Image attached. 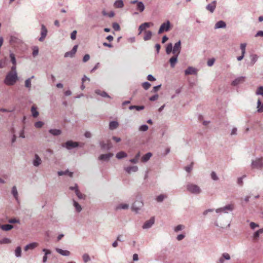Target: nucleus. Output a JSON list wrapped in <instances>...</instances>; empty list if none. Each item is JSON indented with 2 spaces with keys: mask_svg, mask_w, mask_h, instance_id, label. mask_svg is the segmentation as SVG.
<instances>
[{
  "mask_svg": "<svg viewBox=\"0 0 263 263\" xmlns=\"http://www.w3.org/2000/svg\"><path fill=\"white\" fill-rule=\"evenodd\" d=\"M8 222L10 223H20V220L17 219L16 218L10 219L8 220Z\"/></svg>",
  "mask_w": 263,
  "mask_h": 263,
  "instance_id": "obj_62",
  "label": "nucleus"
},
{
  "mask_svg": "<svg viewBox=\"0 0 263 263\" xmlns=\"http://www.w3.org/2000/svg\"><path fill=\"white\" fill-rule=\"evenodd\" d=\"M166 197H167V196L166 195H164L163 194H161L157 197L156 200L158 202H161Z\"/></svg>",
  "mask_w": 263,
  "mask_h": 263,
  "instance_id": "obj_46",
  "label": "nucleus"
},
{
  "mask_svg": "<svg viewBox=\"0 0 263 263\" xmlns=\"http://www.w3.org/2000/svg\"><path fill=\"white\" fill-rule=\"evenodd\" d=\"M58 174L59 176L68 175L70 177H72L73 176V173L69 171L68 170L65 171H59L58 172Z\"/></svg>",
  "mask_w": 263,
  "mask_h": 263,
  "instance_id": "obj_25",
  "label": "nucleus"
},
{
  "mask_svg": "<svg viewBox=\"0 0 263 263\" xmlns=\"http://www.w3.org/2000/svg\"><path fill=\"white\" fill-rule=\"evenodd\" d=\"M152 156V154L150 152L146 153L145 155L142 156L141 158V161L143 162H146L149 160L151 157Z\"/></svg>",
  "mask_w": 263,
  "mask_h": 263,
  "instance_id": "obj_28",
  "label": "nucleus"
},
{
  "mask_svg": "<svg viewBox=\"0 0 263 263\" xmlns=\"http://www.w3.org/2000/svg\"><path fill=\"white\" fill-rule=\"evenodd\" d=\"M245 78V77H240L237 78L234 81H233V82H232V85L233 86H236L238 85L239 84L244 81Z\"/></svg>",
  "mask_w": 263,
  "mask_h": 263,
  "instance_id": "obj_21",
  "label": "nucleus"
},
{
  "mask_svg": "<svg viewBox=\"0 0 263 263\" xmlns=\"http://www.w3.org/2000/svg\"><path fill=\"white\" fill-rule=\"evenodd\" d=\"M18 80L17 72H9L4 80V83L8 86L14 85Z\"/></svg>",
  "mask_w": 263,
  "mask_h": 263,
  "instance_id": "obj_1",
  "label": "nucleus"
},
{
  "mask_svg": "<svg viewBox=\"0 0 263 263\" xmlns=\"http://www.w3.org/2000/svg\"><path fill=\"white\" fill-rule=\"evenodd\" d=\"M226 23L223 21H219L217 22L215 25V29L224 28L226 27Z\"/></svg>",
  "mask_w": 263,
  "mask_h": 263,
  "instance_id": "obj_22",
  "label": "nucleus"
},
{
  "mask_svg": "<svg viewBox=\"0 0 263 263\" xmlns=\"http://www.w3.org/2000/svg\"><path fill=\"white\" fill-rule=\"evenodd\" d=\"M144 108V106H143V105H141V106L131 105L129 107V109L130 110H133V109H135L138 111L143 110Z\"/></svg>",
  "mask_w": 263,
  "mask_h": 263,
  "instance_id": "obj_38",
  "label": "nucleus"
},
{
  "mask_svg": "<svg viewBox=\"0 0 263 263\" xmlns=\"http://www.w3.org/2000/svg\"><path fill=\"white\" fill-rule=\"evenodd\" d=\"M112 26L115 31H119L120 30V27L117 23H114Z\"/></svg>",
  "mask_w": 263,
  "mask_h": 263,
  "instance_id": "obj_58",
  "label": "nucleus"
},
{
  "mask_svg": "<svg viewBox=\"0 0 263 263\" xmlns=\"http://www.w3.org/2000/svg\"><path fill=\"white\" fill-rule=\"evenodd\" d=\"M31 111L33 117L36 118L39 115V112L36 110V108L33 106L31 107Z\"/></svg>",
  "mask_w": 263,
  "mask_h": 263,
  "instance_id": "obj_40",
  "label": "nucleus"
},
{
  "mask_svg": "<svg viewBox=\"0 0 263 263\" xmlns=\"http://www.w3.org/2000/svg\"><path fill=\"white\" fill-rule=\"evenodd\" d=\"M186 187L187 191L193 194L198 195L201 192V190L200 187L193 183H189L187 184Z\"/></svg>",
  "mask_w": 263,
  "mask_h": 263,
  "instance_id": "obj_2",
  "label": "nucleus"
},
{
  "mask_svg": "<svg viewBox=\"0 0 263 263\" xmlns=\"http://www.w3.org/2000/svg\"><path fill=\"white\" fill-rule=\"evenodd\" d=\"M113 155L114 154L111 153L105 154H102L99 156V159L100 160L107 161L110 159V158L113 156Z\"/></svg>",
  "mask_w": 263,
  "mask_h": 263,
  "instance_id": "obj_15",
  "label": "nucleus"
},
{
  "mask_svg": "<svg viewBox=\"0 0 263 263\" xmlns=\"http://www.w3.org/2000/svg\"><path fill=\"white\" fill-rule=\"evenodd\" d=\"M119 126V123L116 121H110L109 123V129L110 130H114Z\"/></svg>",
  "mask_w": 263,
  "mask_h": 263,
  "instance_id": "obj_23",
  "label": "nucleus"
},
{
  "mask_svg": "<svg viewBox=\"0 0 263 263\" xmlns=\"http://www.w3.org/2000/svg\"><path fill=\"white\" fill-rule=\"evenodd\" d=\"M246 177V176L244 175L242 177H239L237 179V184L240 185V186H242L243 185V178Z\"/></svg>",
  "mask_w": 263,
  "mask_h": 263,
  "instance_id": "obj_61",
  "label": "nucleus"
},
{
  "mask_svg": "<svg viewBox=\"0 0 263 263\" xmlns=\"http://www.w3.org/2000/svg\"><path fill=\"white\" fill-rule=\"evenodd\" d=\"M37 246V243L36 242L30 243L25 246L24 249L25 251H27L29 249H33Z\"/></svg>",
  "mask_w": 263,
  "mask_h": 263,
  "instance_id": "obj_34",
  "label": "nucleus"
},
{
  "mask_svg": "<svg viewBox=\"0 0 263 263\" xmlns=\"http://www.w3.org/2000/svg\"><path fill=\"white\" fill-rule=\"evenodd\" d=\"M32 163L35 167L39 166L42 163V160L37 154H35Z\"/></svg>",
  "mask_w": 263,
  "mask_h": 263,
  "instance_id": "obj_17",
  "label": "nucleus"
},
{
  "mask_svg": "<svg viewBox=\"0 0 263 263\" xmlns=\"http://www.w3.org/2000/svg\"><path fill=\"white\" fill-rule=\"evenodd\" d=\"M78 47V45H74L72 49L70 51L66 52L65 53L64 57L65 58H67V57L72 58L73 57H74V54H76V53L77 52Z\"/></svg>",
  "mask_w": 263,
  "mask_h": 263,
  "instance_id": "obj_10",
  "label": "nucleus"
},
{
  "mask_svg": "<svg viewBox=\"0 0 263 263\" xmlns=\"http://www.w3.org/2000/svg\"><path fill=\"white\" fill-rule=\"evenodd\" d=\"M148 128V127L147 125L146 124H143L142 125H141L139 128V130L140 131H142V132H145L146 131Z\"/></svg>",
  "mask_w": 263,
  "mask_h": 263,
  "instance_id": "obj_55",
  "label": "nucleus"
},
{
  "mask_svg": "<svg viewBox=\"0 0 263 263\" xmlns=\"http://www.w3.org/2000/svg\"><path fill=\"white\" fill-rule=\"evenodd\" d=\"M55 251L61 255L63 256H69L70 254V252L67 250H63L60 248H56Z\"/></svg>",
  "mask_w": 263,
  "mask_h": 263,
  "instance_id": "obj_24",
  "label": "nucleus"
},
{
  "mask_svg": "<svg viewBox=\"0 0 263 263\" xmlns=\"http://www.w3.org/2000/svg\"><path fill=\"white\" fill-rule=\"evenodd\" d=\"M73 206H74L76 211L79 213L80 212L82 209L81 206L78 203V202H77L75 200H73Z\"/></svg>",
  "mask_w": 263,
  "mask_h": 263,
  "instance_id": "obj_41",
  "label": "nucleus"
},
{
  "mask_svg": "<svg viewBox=\"0 0 263 263\" xmlns=\"http://www.w3.org/2000/svg\"><path fill=\"white\" fill-rule=\"evenodd\" d=\"M234 209V205L233 204H229L226 205L223 207L217 209L215 211L217 213H229V212H232Z\"/></svg>",
  "mask_w": 263,
  "mask_h": 263,
  "instance_id": "obj_4",
  "label": "nucleus"
},
{
  "mask_svg": "<svg viewBox=\"0 0 263 263\" xmlns=\"http://www.w3.org/2000/svg\"><path fill=\"white\" fill-rule=\"evenodd\" d=\"M32 49V55L33 57H35L39 54V48L37 46H35L33 47Z\"/></svg>",
  "mask_w": 263,
  "mask_h": 263,
  "instance_id": "obj_49",
  "label": "nucleus"
},
{
  "mask_svg": "<svg viewBox=\"0 0 263 263\" xmlns=\"http://www.w3.org/2000/svg\"><path fill=\"white\" fill-rule=\"evenodd\" d=\"M12 194L16 200H18V193L15 186H13L12 188Z\"/></svg>",
  "mask_w": 263,
  "mask_h": 263,
  "instance_id": "obj_42",
  "label": "nucleus"
},
{
  "mask_svg": "<svg viewBox=\"0 0 263 263\" xmlns=\"http://www.w3.org/2000/svg\"><path fill=\"white\" fill-rule=\"evenodd\" d=\"M47 29L43 24L41 25V37L39 39L40 42H43L47 36Z\"/></svg>",
  "mask_w": 263,
  "mask_h": 263,
  "instance_id": "obj_9",
  "label": "nucleus"
},
{
  "mask_svg": "<svg viewBox=\"0 0 263 263\" xmlns=\"http://www.w3.org/2000/svg\"><path fill=\"white\" fill-rule=\"evenodd\" d=\"M250 57L251 59L250 64L251 66H253L257 62L258 57L257 54H252L250 55Z\"/></svg>",
  "mask_w": 263,
  "mask_h": 263,
  "instance_id": "obj_27",
  "label": "nucleus"
},
{
  "mask_svg": "<svg viewBox=\"0 0 263 263\" xmlns=\"http://www.w3.org/2000/svg\"><path fill=\"white\" fill-rule=\"evenodd\" d=\"M152 36V31L148 30L145 32V35L144 36L143 39L144 41H147L151 39Z\"/></svg>",
  "mask_w": 263,
  "mask_h": 263,
  "instance_id": "obj_37",
  "label": "nucleus"
},
{
  "mask_svg": "<svg viewBox=\"0 0 263 263\" xmlns=\"http://www.w3.org/2000/svg\"><path fill=\"white\" fill-rule=\"evenodd\" d=\"M178 55H179L177 54H174V56L170 59L169 62L172 68H174L176 64L178 61Z\"/></svg>",
  "mask_w": 263,
  "mask_h": 263,
  "instance_id": "obj_18",
  "label": "nucleus"
},
{
  "mask_svg": "<svg viewBox=\"0 0 263 263\" xmlns=\"http://www.w3.org/2000/svg\"><path fill=\"white\" fill-rule=\"evenodd\" d=\"M145 9V6L142 2H139L137 5L136 9L139 11L140 12H142Z\"/></svg>",
  "mask_w": 263,
  "mask_h": 263,
  "instance_id": "obj_33",
  "label": "nucleus"
},
{
  "mask_svg": "<svg viewBox=\"0 0 263 263\" xmlns=\"http://www.w3.org/2000/svg\"><path fill=\"white\" fill-rule=\"evenodd\" d=\"M159 96L158 94H155V95L149 98V100L151 101H156L158 99Z\"/></svg>",
  "mask_w": 263,
  "mask_h": 263,
  "instance_id": "obj_64",
  "label": "nucleus"
},
{
  "mask_svg": "<svg viewBox=\"0 0 263 263\" xmlns=\"http://www.w3.org/2000/svg\"><path fill=\"white\" fill-rule=\"evenodd\" d=\"M257 109L258 112H263V103H261L260 99H258L257 102Z\"/></svg>",
  "mask_w": 263,
  "mask_h": 263,
  "instance_id": "obj_32",
  "label": "nucleus"
},
{
  "mask_svg": "<svg viewBox=\"0 0 263 263\" xmlns=\"http://www.w3.org/2000/svg\"><path fill=\"white\" fill-rule=\"evenodd\" d=\"M173 53L174 54L179 55L181 52V41L179 40L176 43L173 47Z\"/></svg>",
  "mask_w": 263,
  "mask_h": 263,
  "instance_id": "obj_8",
  "label": "nucleus"
},
{
  "mask_svg": "<svg viewBox=\"0 0 263 263\" xmlns=\"http://www.w3.org/2000/svg\"><path fill=\"white\" fill-rule=\"evenodd\" d=\"M43 125L44 123L42 121H37L35 123L34 126L36 128H41Z\"/></svg>",
  "mask_w": 263,
  "mask_h": 263,
  "instance_id": "obj_60",
  "label": "nucleus"
},
{
  "mask_svg": "<svg viewBox=\"0 0 263 263\" xmlns=\"http://www.w3.org/2000/svg\"><path fill=\"white\" fill-rule=\"evenodd\" d=\"M211 176L212 179L214 181H217L218 180V177L217 176L216 173L214 171L212 172L211 174Z\"/></svg>",
  "mask_w": 263,
  "mask_h": 263,
  "instance_id": "obj_57",
  "label": "nucleus"
},
{
  "mask_svg": "<svg viewBox=\"0 0 263 263\" xmlns=\"http://www.w3.org/2000/svg\"><path fill=\"white\" fill-rule=\"evenodd\" d=\"M79 145V142H74L71 140H69L62 144L63 147L66 148L67 149L70 150L73 148L77 147Z\"/></svg>",
  "mask_w": 263,
  "mask_h": 263,
  "instance_id": "obj_5",
  "label": "nucleus"
},
{
  "mask_svg": "<svg viewBox=\"0 0 263 263\" xmlns=\"http://www.w3.org/2000/svg\"><path fill=\"white\" fill-rule=\"evenodd\" d=\"M22 249L20 247H17L15 250V255L16 257H20L21 256Z\"/></svg>",
  "mask_w": 263,
  "mask_h": 263,
  "instance_id": "obj_47",
  "label": "nucleus"
},
{
  "mask_svg": "<svg viewBox=\"0 0 263 263\" xmlns=\"http://www.w3.org/2000/svg\"><path fill=\"white\" fill-rule=\"evenodd\" d=\"M262 233H263V229H260L258 230V231H257L256 232H255L253 235L254 239H258V238L259 237V234H261Z\"/></svg>",
  "mask_w": 263,
  "mask_h": 263,
  "instance_id": "obj_43",
  "label": "nucleus"
},
{
  "mask_svg": "<svg viewBox=\"0 0 263 263\" xmlns=\"http://www.w3.org/2000/svg\"><path fill=\"white\" fill-rule=\"evenodd\" d=\"M115 7L118 8H122L124 6L123 1L122 0H117L114 3Z\"/></svg>",
  "mask_w": 263,
  "mask_h": 263,
  "instance_id": "obj_36",
  "label": "nucleus"
},
{
  "mask_svg": "<svg viewBox=\"0 0 263 263\" xmlns=\"http://www.w3.org/2000/svg\"><path fill=\"white\" fill-rule=\"evenodd\" d=\"M10 58L11 59V61L13 65H16V61L15 59V57L14 54L13 53H10Z\"/></svg>",
  "mask_w": 263,
  "mask_h": 263,
  "instance_id": "obj_50",
  "label": "nucleus"
},
{
  "mask_svg": "<svg viewBox=\"0 0 263 263\" xmlns=\"http://www.w3.org/2000/svg\"><path fill=\"white\" fill-rule=\"evenodd\" d=\"M77 33V31L76 30H73L70 34V37L71 40H74L76 39V35Z\"/></svg>",
  "mask_w": 263,
  "mask_h": 263,
  "instance_id": "obj_63",
  "label": "nucleus"
},
{
  "mask_svg": "<svg viewBox=\"0 0 263 263\" xmlns=\"http://www.w3.org/2000/svg\"><path fill=\"white\" fill-rule=\"evenodd\" d=\"M173 45L171 43H168L166 47V53L167 54H170L171 52H173Z\"/></svg>",
  "mask_w": 263,
  "mask_h": 263,
  "instance_id": "obj_39",
  "label": "nucleus"
},
{
  "mask_svg": "<svg viewBox=\"0 0 263 263\" xmlns=\"http://www.w3.org/2000/svg\"><path fill=\"white\" fill-rule=\"evenodd\" d=\"M152 23H144L140 25L139 27V34H140L142 31L145 30L146 28H149L151 25H152Z\"/></svg>",
  "mask_w": 263,
  "mask_h": 263,
  "instance_id": "obj_19",
  "label": "nucleus"
},
{
  "mask_svg": "<svg viewBox=\"0 0 263 263\" xmlns=\"http://www.w3.org/2000/svg\"><path fill=\"white\" fill-rule=\"evenodd\" d=\"M25 86L29 90L31 89V83L30 79H27L25 81Z\"/></svg>",
  "mask_w": 263,
  "mask_h": 263,
  "instance_id": "obj_44",
  "label": "nucleus"
},
{
  "mask_svg": "<svg viewBox=\"0 0 263 263\" xmlns=\"http://www.w3.org/2000/svg\"><path fill=\"white\" fill-rule=\"evenodd\" d=\"M126 173L130 174L132 172H136L138 170L137 166H131L126 167L124 168Z\"/></svg>",
  "mask_w": 263,
  "mask_h": 263,
  "instance_id": "obj_20",
  "label": "nucleus"
},
{
  "mask_svg": "<svg viewBox=\"0 0 263 263\" xmlns=\"http://www.w3.org/2000/svg\"><path fill=\"white\" fill-rule=\"evenodd\" d=\"M76 194L80 199H84L85 197V195L82 194L79 190L76 191Z\"/></svg>",
  "mask_w": 263,
  "mask_h": 263,
  "instance_id": "obj_51",
  "label": "nucleus"
},
{
  "mask_svg": "<svg viewBox=\"0 0 263 263\" xmlns=\"http://www.w3.org/2000/svg\"><path fill=\"white\" fill-rule=\"evenodd\" d=\"M171 28V23L169 21H167L166 22L163 23L160 26L158 33L159 34H161L164 31H168Z\"/></svg>",
  "mask_w": 263,
  "mask_h": 263,
  "instance_id": "obj_6",
  "label": "nucleus"
},
{
  "mask_svg": "<svg viewBox=\"0 0 263 263\" xmlns=\"http://www.w3.org/2000/svg\"><path fill=\"white\" fill-rule=\"evenodd\" d=\"M49 133L53 136H57L62 134V131L58 129H50L49 130Z\"/></svg>",
  "mask_w": 263,
  "mask_h": 263,
  "instance_id": "obj_26",
  "label": "nucleus"
},
{
  "mask_svg": "<svg viewBox=\"0 0 263 263\" xmlns=\"http://www.w3.org/2000/svg\"><path fill=\"white\" fill-rule=\"evenodd\" d=\"M231 258L230 255L227 253H224L222 256L219 258L217 263H223L224 260H229Z\"/></svg>",
  "mask_w": 263,
  "mask_h": 263,
  "instance_id": "obj_16",
  "label": "nucleus"
},
{
  "mask_svg": "<svg viewBox=\"0 0 263 263\" xmlns=\"http://www.w3.org/2000/svg\"><path fill=\"white\" fill-rule=\"evenodd\" d=\"M247 44L246 43H241L240 44V49L241 50V53H243V54L246 53V47Z\"/></svg>",
  "mask_w": 263,
  "mask_h": 263,
  "instance_id": "obj_59",
  "label": "nucleus"
},
{
  "mask_svg": "<svg viewBox=\"0 0 263 263\" xmlns=\"http://www.w3.org/2000/svg\"><path fill=\"white\" fill-rule=\"evenodd\" d=\"M184 228H185L184 226H183L182 224H179L174 228V230L175 232H178L184 229Z\"/></svg>",
  "mask_w": 263,
  "mask_h": 263,
  "instance_id": "obj_48",
  "label": "nucleus"
},
{
  "mask_svg": "<svg viewBox=\"0 0 263 263\" xmlns=\"http://www.w3.org/2000/svg\"><path fill=\"white\" fill-rule=\"evenodd\" d=\"M11 242V240L8 238H4L2 240H0L1 244H7Z\"/></svg>",
  "mask_w": 263,
  "mask_h": 263,
  "instance_id": "obj_54",
  "label": "nucleus"
},
{
  "mask_svg": "<svg viewBox=\"0 0 263 263\" xmlns=\"http://www.w3.org/2000/svg\"><path fill=\"white\" fill-rule=\"evenodd\" d=\"M95 93L102 97L110 98V97L105 91H101L100 90L97 89L95 90Z\"/></svg>",
  "mask_w": 263,
  "mask_h": 263,
  "instance_id": "obj_30",
  "label": "nucleus"
},
{
  "mask_svg": "<svg viewBox=\"0 0 263 263\" xmlns=\"http://www.w3.org/2000/svg\"><path fill=\"white\" fill-rule=\"evenodd\" d=\"M143 206V203L140 200L136 201L132 205V209L136 213L140 210Z\"/></svg>",
  "mask_w": 263,
  "mask_h": 263,
  "instance_id": "obj_7",
  "label": "nucleus"
},
{
  "mask_svg": "<svg viewBox=\"0 0 263 263\" xmlns=\"http://www.w3.org/2000/svg\"><path fill=\"white\" fill-rule=\"evenodd\" d=\"M154 222L155 218L154 217H152L148 220H147L144 222L142 226V228L144 229L150 228L154 224Z\"/></svg>",
  "mask_w": 263,
  "mask_h": 263,
  "instance_id": "obj_11",
  "label": "nucleus"
},
{
  "mask_svg": "<svg viewBox=\"0 0 263 263\" xmlns=\"http://www.w3.org/2000/svg\"><path fill=\"white\" fill-rule=\"evenodd\" d=\"M193 162H192L189 165L186 166L185 167L184 169L187 173H190L192 169L193 166Z\"/></svg>",
  "mask_w": 263,
  "mask_h": 263,
  "instance_id": "obj_52",
  "label": "nucleus"
},
{
  "mask_svg": "<svg viewBox=\"0 0 263 263\" xmlns=\"http://www.w3.org/2000/svg\"><path fill=\"white\" fill-rule=\"evenodd\" d=\"M185 75L189 74H194L196 75L197 73V69L193 67L189 66L184 71Z\"/></svg>",
  "mask_w": 263,
  "mask_h": 263,
  "instance_id": "obj_13",
  "label": "nucleus"
},
{
  "mask_svg": "<svg viewBox=\"0 0 263 263\" xmlns=\"http://www.w3.org/2000/svg\"><path fill=\"white\" fill-rule=\"evenodd\" d=\"M142 85L145 90H147L150 87L151 84L148 82H145L142 83Z\"/></svg>",
  "mask_w": 263,
  "mask_h": 263,
  "instance_id": "obj_56",
  "label": "nucleus"
},
{
  "mask_svg": "<svg viewBox=\"0 0 263 263\" xmlns=\"http://www.w3.org/2000/svg\"><path fill=\"white\" fill-rule=\"evenodd\" d=\"M127 156V154L123 151H121L116 154V158L118 159H121L122 158H126Z\"/></svg>",
  "mask_w": 263,
  "mask_h": 263,
  "instance_id": "obj_35",
  "label": "nucleus"
},
{
  "mask_svg": "<svg viewBox=\"0 0 263 263\" xmlns=\"http://www.w3.org/2000/svg\"><path fill=\"white\" fill-rule=\"evenodd\" d=\"M83 259L84 262H87L90 260V258L88 254H84L83 255Z\"/></svg>",
  "mask_w": 263,
  "mask_h": 263,
  "instance_id": "obj_53",
  "label": "nucleus"
},
{
  "mask_svg": "<svg viewBox=\"0 0 263 263\" xmlns=\"http://www.w3.org/2000/svg\"><path fill=\"white\" fill-rule=\"evenodd\" d=\"M216 7V1H213L211 3L209 4L206 6V9L211 13H213Z\"/></svg>",
  "mask_w": 263,
  "mask_h": 263,
  "instance_id": "obj_14",
  "label": "nucleus"
},
{
  "mask_svg": "<svg viewBox=\"0 0 263 263\" xmlns=\"http://www.w3.org/2000/svg\"><path fill=\"white\" fill-rule=\"evenodd\" d=\"M129 208V205L127 203H121L119 205H118L116 207V210H127Z\"/></svg>",
  "mask_w": 263,
  "mask_h": 263,
  "instance_id": "obj_29",
  "label": "nucleus"
},
{
  "mask_svg": "<svg viewBox=\"0 0 263 263\" xmlns=\"http://www.w3.org/2000/svg\"><path fill=\"white\" fill-rule=\"evenodd\" d=\"M13 226L9 224H3L1 226V228L6 231H8L11 230L13 228Z\"/></svg>",
  "mask_w": 263,
  "mask_h": 263,
  "instance_id": "obj_31",
  "label": "nucleus"
},
{
  "mask_svg": "<svg viewBox=\"0 0 263 263\" xmlns=\"http://www.w3.org/2000/svg\"><path fill=\"white\" fill-rule=\"evenodd\" d=\"M252 169L261 170L263 168V158H256L253 160L251 162Z\"/></svg>",
  "mask_w": 263,
  "mask_h": 263,
  "instance_id": "obj_3",
  "label": "nucleus"
},
{
  "mask_svg": "<svg viewBox=\"0 0 263 263\" xmlns=\"http://www.w3.org/2000/svg\"><path fill=\"white\" fill-rule=\"evenodd\" d=\"M99 145L101 149H107L109 150L112 147V145L109 141H108L107 143H105L104 141H100Z\"/></svg>",
  "mask_w": 263,
  "mask_h": 263,
  "instance_id": "obj_12",
  "label": "nucleus"
},
{
  "mask_svg": "<svg viewBox=\"0 0 263 263\" xmlns=\"http://www.w3.org/2000/svg\"><path fill=\"white\" fill-rule=\"evenodd\" d=\"M256 95H260L263 97V86H259L255 92Z\"/></svg>",
  "mask_w": 263,
  "mask_h": 263,
  "instance_id": "obj_45",
  "label": "nucleus"
}]
</instances>
